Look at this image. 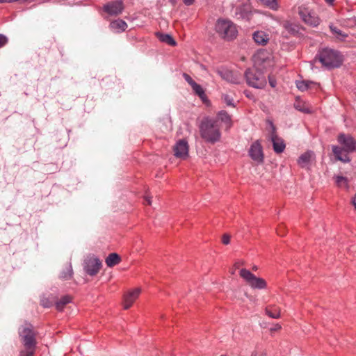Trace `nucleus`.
<instances>
[{
    "mask_svg": "<svg viewBox=\"0 0 356 356\" xmlns=\"http://www.w3.org/2000/svg\"><path fill=\"white\" fill-rule=\"evenodd\" d=\"M338 143L341 146L332 147L333 154L337 160L343 163H349L350 159L348 154L356 150V140L349 134H340L337 137Z\"/></svg>",
    "mask_w": 356,
    "mask_h": 356,
    "instance_id": "nucleus-1",
    "label": "nucleus"
},
{
    "mask_svg": "<svg viewBox=\"0 0 356 356\" xmlns=\"http://www.w3.org/2000/svg\"><path fill=\"white\" fill-rule=\"evenodd\" d=\"M199 128L200 136L204 141L213 144L220 140L221 133L216 120L204 118Z\"/></svg>",
    "mask_w": 356,
    "mask_h": 356,
    "instance_id": "nucleus-2",
    "label": "nucleus"
},
{
    "mask_svg": "<svg viewBox=\"0 0 356 356\" xmlns=\"http://www.w3.org/2000/svg\"><path fill=\"white\" fill-rule=\"evenodd\" d=\"M19 337L24 346L19 356H33L35 350V333L31 325H22L19 330Z\"/></svg>",
    "mask_w": 356,
    "mask_h": 356,
    "instance_id": "nucleus-3",
    "label": "nucleus"
},
{
    "mask_svg": "<svg viewBox=\"0 0 356 356\" xmlns=\"http://www.w3.org/2000/svg\"><path fill=\"white\" fill-rule=\"evenodd\" d=\"M319 61L327 68L339 67L343 61V55L337 50L324 48L318 54Z\"/></svg>",
    "mask_w": 356,
    "mask_h": 356,
    "instance_id": "nucleus-4",
    "label": "nucleus"
},
{
    "mask_svg": "<svg viewBox=\"0 0 356 356\" xmlns=\"http://www.w3.org/2000/svg\"><path fill=\"white\" fill-rule=\"evenodd\" d=\"M261 59L264 60V63L268 62L266 59L261 58L260 55H258L255 57L254 61L257 67L256 70H247L245 73L248 84L256 88H262L266 84V76L259 67V61Z\"/></svg>",
    "mask_w": 356,
    "mask_h": 356,
    "instance_id": "nucleus-5",
    "label": "nucleus"
},
{
    "mask_svg": "<svg viewBox=\"0 0 356 356\" xmlns=\"http://www.w3.org/2000/svg\"><path fill=\"white\" fill-rule=\"evenodd\" d=\"M215 30L220 38L227 41L235 39L238 34L236 24L229 19H218Z\"/></svg>",
    "mask_w": 356,
    "mask_h": 356,
    "instance_id": "nucleus-6",
    "label": "nucleus"
},
{
    "mask_svg": "<svg viewBox=\"0 0 356 356\" xmlns=\"http://www.w3.org/2000/svg\"><path fill=\"white\" fill-rule=\"evenodd\" d=\"M239 274L252 289H263L266 287V282L264 279L257 277L245 268L241 269Z\"/></svg>",
    "mask_w": 356,
    "mask_h": 356,
    "instance_id": "nucleus-7",
    "label": "nucleus"
},
{
    "mask_svg": "<svg viewBox=\"0 0 356 356\" xmlns=\"http://www.w3.org/2000/svg\"><path fill=\"white\" fill-rule=\"evenodd\" d=\"M298 13L302 21L309 26L316 27L320 23L318 17L314 12L309 10L305 7H300Z\"/></svg>",
    "mask_w": 356,
    "mask_h": 356,
    "instance_id": "nucleus-8",
    "label": "nucleus"
},
{
    "mask_svg": "<svg viewBox=\"0 0 356 356\" xmlns=\"http://www.w3.org/2000/svg\"><path fill=\"white\" fill-rule=\"evenodd\" d=\"M189 146L185 139H180L172 147L174 156L182 160L186 159L188 156Z\"/></svg>",
    "mask_w": 356,
    "mask_h": 356,
    "instance_id": "nucleus-9",
    "label": "nucleus"
},
{
    "mask_svg": "<svg viewBox=\"0 0 356 356\" xmlns=\"http://www.w3.org/2000/svg\"><path fill=\"white\" fill-rule=\"evenodd\" d=\"M102 267L101 261L93 257H88L85 260L84 270L91 276L95 275L98 273Z\"/></svg>",
    "mask_w": 356,
    "mask_h": 356,
    "instance_id": "nucleus-10",
    "label": "nucleus"
},
{
    "mask_svg": "<svg viewBox=\"0 0 356 356\" xmlns=\"http://www.w3.org/2000/svg\"><path fill=\"white\" fill-rule=\"evenodd\" d=\"M103 10L109 15H118L124 10L123 2L122 0L108 2L104 6Z\"/></svg>",
    "mask_w": 356,
    "mask_h": 356,
    "instance_id": "nucleus-11",
    "label": "nucleus"
},
{
    "mask_svg": "<svg viewBox=\"0 0 356 356\" xmlns=\"http://www.w3.org/2000/svg\"><path fill=\"white\" fill-rule=\"evenodd\" d=\"M217 72L222 79L229 83L238 84L241 82V77L237 72H234L227 69L218 70Z\"/></svg>",
    "mask_w": 356,
    "mask_h": 356,
    "instance_id": "nucleus-12",
    "label": "nucleus"
},
{
    "mask_svg": "<svg viewBox=\"0 0 356 356\" xmlns=\"http://www.w3.org/2000/svg\"><path fill=\"white\" fill-rule=\"evenodd\" d=\"M250 156L257 163H262L264 161V154L262 147L259 141L252 143L249 150Z\"/></svg>",
    "mask_w": 356,
    "mask_h": 356,
    "instance_id": "nucleus-13",
    "label": "nucleus"
},
{
    "mask_svg": "<svg viewBox=\"0 0 356 356\" xmlns=\"http://www.w3.org/2000/svg\"><path fill=\"white\" fill-rule=\"evenodd\" d=\"M140 293V289L136 288L128 291L124 295L123 307L124 309H128L134 304V301L138 298Z\"/></svg>",
    "mask_w": 356,
    "mask_h": 356,
    "instance_id": "nucleus-14",
    "label": "nucleus"
},
{
    "mask_svg": "<svg viewBox=\"0 0 356 356\" xmlns=\"http://www.w3.org/2000/svg\"><path fill=\"white\" fill-rule=\"evenodd\" d=\"M314 159V154L308 151L302 154L298 160V163L301 168H308Z\"/></svg>",
    "mask_w": 356,
    "mask_h": 356,
    "instance_id": "nucleus-15",
    "label": "nucleus"
},
{
    "mask_svg": "<svg viewBox=\"0 0 356 356\" xmlns=\"http://www.w3.org/2000/svg\"><path fill=\"white\" fill-rule=\"evenodd\" d=\"M253 39L259 45L264 46L268 42L270 37L266 32L259 31L254 33Z\"/></svg>",
    "mask_w": 356,
    "mask_h": 356,
    "instance_id": "nucleus-16",
    "label": "nucleus"
},
{
    "mask_svg": "<svg viewBox=\"0 0 356 356\" xmlns=\"http://www.w3.org/2000/svg\"><path fill=\"white\" fill-rule=\"evenodd\" d=\"M271 140L273 149L276 153H282L285 149L284 140L278 137L275 133L272 134Z\"/></svg>",
    "mask_w": 356,
    "mask_h": 356,
    "instance_id": "nucleus-17",
    "label": "nucleus"
},
{
    "mask_svg": "<svg viewBox=\"0 0 356 356\" xmlns=\"http://www.w3.org/2000/svg\"><path fill=\"white\" fill-rule=\"evenodd\" d=\"M127 27V24L120 19L113 20L110 23L111 29L115 33L124 31Z\"/></svg>",
    "mask_w": 356,
    "mask_h": 356,
    "instance_id": "nucleus-18",
    "label": "nucleus"
},
{
    "mask_svg": "<svg viewBox=\"0 0 356 356\" xmlns=\"http://www.w3.org/2000/svg\"><path fill=\"white\" fill-rule=\"evenodd\" d=\"M72 300V297L70 295L62 296L60 299L56 301L55 306L58 311H63L65 307L70 303Z\"/></svg>",
    "mask_w": 356,
    "mask_h": 356,
    "instance_id": "nucleus-19",
    "label": "nucleus"
},
{
    "mask_svg": "<svg viewBox=\"0 0 356 356\" xmlns=\"http://www.w3.org/2000/svg\"><path fill=\"white\" fill-rule=\"evenodd\" d=\"M218 121H221L223 122L227 128H230L232 125L231 116L225 111H220L217 115V118L216 119Z\"/></svg>",
    "mask_w": 356,
    "mask_h": 356,
    "instance_id": "nucleus-20",
    "label": "nucleus"
},
{
    "mask_svg": "<svg viewBox=\"0 0 356 356\" xmlns=\"http://www.w3.org/2000/svg\"><path fill=\"white\" fill-rule=\"evenodd\" d=\"M156 35L160 41L165 42L170 46H175L176 44V42L169 34H164L158 32L156 33Z\"/></svg>",
    "mask_w": 356,
    "mask_h": 356,
    "instance_id": "nucleus-21",
    "label": "nucleus"
},
{
    "mask_svg": "<svg viewBox=\"0 0 356 356\" xmlns=\"http://www.w3.org/2000/svg\"><path fill=\"white\" fill-rule=\"evenodd\" d=\"M120 260V257L118 254L111 253L106 259V264L108 267H113L119 264Z\"/></svg>",
    "mask_w": 356,
    "mask_h": 356,
    "instance_id": "nucleus-22",
    "label": "nucleus"
},
{
    "mask_svg": "<svg viewBox=\"0 0 356 356\" xmlns=\"http://www.w3.org/2000/svg\"><path fill=\"white\" fill-rule=\"evenodd\" d=\"M72 276V265L67 264L66 265L62 272L60 273L59 277L62 280H70Z\"/></svg>",
    "mask_w": 356,
    "mask_h": 356,
    "instance_id": "nucleus-23",
    "label": "nucleus"
},
{
    "mask_svg": "<svg viewBox=\"0 0 356 356\" xmlns=\"http://www.w3.org/2000/svg\"><path fill=\"white\" fill-rule=\"evenodd\" d=\"M263 6L273 10H277L279 8V3L277 0H258Z\"/></svg>",
    "mask_w": 356,
    "mask_h": 356,
    "instance_id": "nucleus-24",
    "label": "nucleus"
},
{
    "mask_svg": "<svg viewBox=\"0 0 356 356\" xmlns=\"http://www.w3.org/2000/svg\"><path fill=\"white\" fill-rule=\"evenodd\" d=\"M280 309L275 306L266 309V314L273 318H279L280 317Z\"/></svg>",
    "mask_w": 356,
    "mask_h": 356,
    "instance_id": "nucleus-25",
    "label": "nucleus"
},
{
    "mask_svg": "<svg viewBox=\"0 0 356 356\" xmlns=\"http://www.w3.org/2000/svg\"><path fill=\"white\" fill-rule=\"evenodd\" d=\"M335 183L338 187L348 188V179L343 176H336Z\"/></svg>",
    "mask_w": 356,
    "mask_h": 356,
    "instance_id": "nucleus-26",
    "label": "nucleus"
},
{
    "mask_svg": "<svg viewBox=\"0 0 356 356\" xmlns=\"http://www.w3.org/2000/svg\"><path fill=\"white\" fill-rule=\"evenodd\" d=\"M282 26L290 33L294 34L297 32V26L289 21L283 22Z\"/></svg>",
    "mask_w": 356,
    "mask_h": 356,
    "instance_id": "nucleus-27",
    "label": "nucleus"
},
{
    "mask_svg": "<svg viewBox=\"0 0 356 356\" xmlns=\"http://www.w3.org/2000/svg\"><path fill=\"white\" fill-rule=\"evenodd\" d=\"M312 84L313 83L309 81H300L296 83L297 88L301 91L308 90Z\"/></svg>",
    "mask_w": 356,
    "mask_h": 356,
    "instance_id": "nucleus-28",
    "label": "nucleus"
},
{
    "mask_svg": "<svg viewBox=\"0 0 356 356\" xmlns=\"http://www.w3.org/2000/svg\"><path fill=\"white\" fill-rule=\"evenodd\" d=\"M191 88L194 92L196 95H197L201 99L204 98V97L205 96L204 91L200 85L197 84L195 82V85H193Z\"/></svg>",
    "mask_w": 356,
    "mask_h": 356,
    "instance_id": "nucleus-29",
    "label": "nucleus"
},
{
    "mask_svg": "<svg viewBox=\"0 0 356 356\" xmlns=\"http://www.w3.org/2000/svg\"><path fill=\"white\" fill-rule=\"evenodd\" d=\"M296 108L299 110V111H301L304 113H311L312 112V108L308 107V106H305V105H302L301 102H297L295 105Z\"/></svg>",
    "mask_w": 356,
    "mask_h": 356,
    "instance_id": "nucleus-30",
    "label": "nucleus"
},
{
    "mask_svg": "<svg viewBox=\"0 0 356 356\" xmlns=\"http://www.w3.org/2000/svg\"><path fill=\"white\" fill-rule=\"evenodd\" d=\"M222 98L224 101V102L227 105L230 106H234V99L233 98L229 96V95H222Z\"/></svg>",
    "mask_w": 356,
    "mask_h": 356,
    "instance_id": "nucleus-31",
    "label": "nucleus"
},
{
    "mask_svg": "<svg viewBox=\"0 0 356 356\" xmlns=\"http://www.w3.org/2000/svg\"><path fill=\"white\" fill-rule=\"evenodd\" d=\"M330 29H331L332 32L333 33H335L337 35L341 37V39L346 38L348 36L347 34L343 33L342 31L339 30L337 27H334L332 26H330Z\"/></svg>",
    "mask_w": 356,
    "mask_h": 356,
    "instance_id": "nucleus-32",
    "label": "nucleus"
},
{
    "mask_svg": "<svg viewBox=\"0 0 356 356\" xmlns=\"http://www.w3.org/2000/svg\"><path fill=\"white\" fill-rule=\"evenodd\" d=\"M183 77L187 81V83L192 86L195 85V81L193 80V79L186 73L183 74Z\"/></svg>",
    "mask_w": 356,
    "mask_h": 356,
    "instance_id": "nucleus-33",
    "label": "nucleus"
},
{
    "mask_svg": "<svg viewBox=\"0 0 356 356\" xmlns=\"http://www.w3.org/2000/svg\"><path fill=\"white\" fill-rule=\"evenodd\" d=\"M8 42V38L3 34H0V48Z\"/></svg>",
    "mask_w": 356,
    "mask_h": 356,
    "instance_id": "nucleus-34",
    "label": "nucleus"
},
{
    "mask_svg": "<svg viewBox=\"0 0 356 356\" xmlns=\"http://www.w3.org/2000/svg\"><path fill=\"white\" fill-rule=\"evenodd\" d=\"M230 241V236L229 234H225L222 237V242L225 245H227Z\"/></svg>",
    "mask_w": 356,
    "mask_h": 356,
    "instance_id": "nucleus-35",
    "label": "nucleus"
},
{
    "mask_svg": "<svg viewBox=\"0 0 356 356\" xmlns=\"http://www.w3.org/2000/svg\"><path fill=\"white\" fill-rule=\"evenodd\" d=\"M241 264H243V262L240 263V262H236L233 266L232 268L230 269V273L232 275H234L235 273V270L238 268H239V266Z\"/></svg>",
    "mask_w": 356,
    "mask_h": 356,
    "instance_id": "nucleus-36",
    "label": "nucleus"
},
{
    "mask_svg": "<svg viewBox=\"0 0 356 356\" xmlns=\"http://www.w3.org/2000/svg\"><path fill=\"white\" fill-rule=\"evenodd\" d=\"M277 234L280 235V236H284V234H285V232H284V225H280L277 230Z\"/></svg>",
    "mask_w": 356,
    "mask_h": 356,
    "instance_id": "nucleus-37",
    "label": "nucleus"
},
{
    "mask_svg": "<svg viewBox=\"0 0 356 356\" xmlns=\"http://www.w3.org/2000/svg\"><path fill=\"white\" fill-rule=\"evenodd\" d=\"M268 81H269V83L271 87H273V88L275 87L276 81L273 77H272L271 76H268Z\"/></svg>",
    "mask_w": 356,
    "mask_h": 356,
    "instance_id": "nucleus-38",
    "label": "nucleus"
},
{
    "mask_svg": "<svg viewBox=\"0 0 356 356\" xmlns=\"http://www.w3.org/2000/svg\"><path fill=\"white\" fill-rule=\"evenodd\" d=\"M280 329H281V325L279 324H276L273 327L270 328V331L275 332V331L280 330Z\"/></svg>",
    "mask_w": 356,
    "mask_h": 356,
    "instance_id": "nucleus-39",
    "label": "nucleus"
},
{
    "mask_svg": "<svg viewBox=\"0 0 356 356\" xmlns=\"http://www.w3.org/2000/svg\"><path fill=\"white\" fill-rule=\"evenodd\" d=\"M145 204H148V205H150L151 204V197L149 196V195H146L145 196Z\"/></svg>",
    "mask_w": 356,
    "mask_h": 356,
    "instance_id": "nucleus-40",
    "label": "nucleus"
},
{
    "mask_svg": "<svg viewBox=\"0 0 356 356\" xmlns=\"http://www.w3.org/2000/svg\"><path fill=\"white\" fill-rule=\"evenodd\" d=\"M194 0H184V3L186 5H191L193 3Z\"/></svg>",
    "mask_w": 356,
    "mask_h": 356,
    "instance_id": "nucleus-41",
    "label": "nucleus"
},
{
    "mask_svg": "<svg viewBox=\"0 0 356 356\" xmlns=\"http://www.w3.org/2000/svg\"><path fill=\"white\" fill-rule=\"evenodd\" d=\"M353 205L355 206V209H356V195H355V197H353Z\"/></svg>",
    "mask_w": 356,
    "mask_h": 356,
    "instance_id": "nucleus-42",
    "label": "nucleus"
},
{
    "mask_svg": "<svg viewBox=\"0 0 356 356\" xmlns=\"http://www.w3.org/2000/svg\"><path fill=\"white\" fill-rule=\"evenodd\" d=\"M326 2H327L328 3H332L334 0H325Z\"/></svg>",
    "mask_w": 356,
    "mask_h": 356,
    "instance_id": "nucleus-43",
    "label": "nucleus"
},
{
    "mask_svg": "<svg viewBox=\"0 0 356 356\" xmlns=\"http://www.w3.org/2000/svg\"><path fill=\"white\" fill-rule=\"evenodd\" d=\"M252 270H257V266H254V267L252 268Z\"/></svg>",
    "mask_w": 356,
    "mask_h": 356,
    "instance_id": "nucleus-44",
    "label": "nucleus"
}]
</instances>
